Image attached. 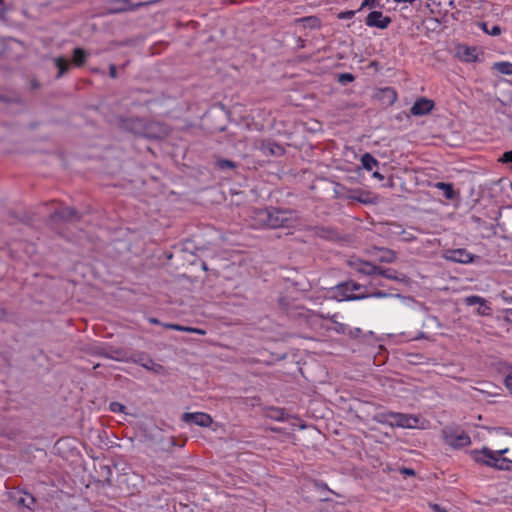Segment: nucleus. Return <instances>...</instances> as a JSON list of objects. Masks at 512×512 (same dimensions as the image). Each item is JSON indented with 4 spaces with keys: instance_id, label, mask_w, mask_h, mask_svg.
Listing matches in <instances>:
<instances>
[{
    "instance_id": "e433bc0d",
    "label": "nucleus",
    "mask_w": 512,
    "mask_h": 512,
    "mask_svg": "<svg viewBox=\"0 0 512 512\" xmlns=\"http://www.w3.org/2000/svg\"><path fill=\"white\" fill-rule=\"evenodd\" d=\"M109 74H110V77L111 78H116L117 77V68L114 64H111L109 66Z\"/></svg>"
},
{
    "instance_id": "412c9836",
    "label": "nucleus",
    "mask_w": 512,
    "mask_h": 512,
    "mask_svg": "<svg viewBox=\"0 0 512 512\" xmlns=\"http://www.w3.org/2000/svg\"><path fill=\"white\" fill-rule=\"evenodd\" d=\"M76 214V211L71 207H65L55 213V215L61 219L69 220L72 219Z\"/></svg>"
},
{
    "instance_id": "a878e982",
    "label": "nucleus",
    "mask_w": 512,
    "mask_h": 512,
    "mask_svg": "<svg viewBox=\"0 0 512 512\" xmlns=\"http://www.w3.org/2000/svg\"><path fill=\"white\" fill-rule=\"evenodd\" d=\"M218 166L222 169H225V168H234L235 167V164L234 162L230 161V160H226V159H222V160H219L217 162Z\"/></svg>"
},
{
    "instance_id": "2f4dec72",
    "label": "nucleus",
    "mask_w": 512,
    "mask_h": 512,
    "mask_svg": "<svg viewBox=\"0 0 512 512\" xmlns=\"http://www.w3.org/2000/svg\"><path fill=\"white\" fill-rule=\"evenodd\" d=\"M339 79L342 82H352L354 80V76L350 73H344V74H341Z\"/></svg>"
},
{
    "instance_id": "f257e3e1",
    "label": "nucleus",
    "mask_w": 512,
    "mask_h": 512,
    "mask_svg": "<svg viewBox=\"0 0 512 512\" xmlns=\"http://www.w3.org/2000/svg\"><path fill=\"white\" fill-rule=\"evenodd\" d=\"M253 219L256 228L277 229L292 226L296 216L292 210L270 207L256 210Z\"/></svg>"
},
{
    "instance_id": "a19ab883",
    "label": "nucleus",
    "mask_w": 512,
    "mask_h": 512,
    "mask_svg": "<svg viewBox=\"0 0 512 512\" xmlns=\"http://www.w3.org/2000/svg\"><path fill=\"white\" fill-rule=\"evenodd\" d=\"M401 472L405 475H414V470L410 469V468H403L401 470Z\"/></svg>"
},
{
    "instance_id": "58836bf2",
    "label": "nucleus",
    "mask_w": 512,
    "mask_h": 512,
    "mask_svg": "<svg viewBox=\"0 0 512 512\" xmlns=\"http://www.w3.org/2000/svg\"><path fill=\"white\" fill-rule=\"evenodd\" d=\"M431 508H432L433 512H448L445 508L441 507L438 504H432Z\"/></svg>"
},
{
    "instance_id": "6ab92c4d",
    "label": "nucleus",
    "mask_w": 512,
    "mask_h": 512,
    "mask_svg": "<svg viewBox=\"0 0 512 512\" xmlns=\"http://www.w3.org/2000/svg\"><path fill=\"white\" fill-rule=\"evenodd\" d=\"M361 163L364 169L372 171L378 165V161L369 153H365L361 157Z\"/></svg>"
},
{
    "instance_id": "4468645a",
    "label": "nucleus",
    "mask_w": 512,
    "mask_h": 512,
    "mask_svg": "<svg viewBox=\"0 0 512 512\" xmlns=\"http://www.w3.org/2000/svg\"><path fill=\"white\" fill-rule=\"evenodd\" d=\"M356 269L365 275H377L378 272V266L364 261L359 262L356 266Z\"/></svg>"
},
{
    "instance_id": "37998d69",
    "label": "nucleus",
    "mask_w": 512,
    "mask_h": 512,
    "mask_svg": "<svg viewBox=\"0 0 512 512\" xmlns=\"http://www.w3.org/2000/svg\"><path fill=\"white\" fill-rule=\"evenodd\" d=\"M281 415L280 416H275L274 418L278 421H283L284 420V417H283V412H279Z\"/></svg>"
},
{
    "instance_id": "20e7f679",
    "label": "nucleus",
    "mask_w": 512,
    "mask_h": 512,
    "mask_svg": "<svg viewBox=\"0 0 512 512\" xmlns=\"http://www.w3.org/2000/svg\"><path fill=\"white\" fill-rule=\"evenodd\" d=\"M132 130L135 134H139L146 138L152 139L161 138L167 134V129L163 125L157 122H149L144 124V122L140 119L133 121Z\"/></svg>"
},
{
    "instance_id": "2eb2a0df",
    "label": "nucleus",
    "mask_w": 512,
    "mask_h": 512,
    "mask_svg": "<svg viewBox=\"0 0 512 512\" xmlns=\"http://www.w3.org/2000/svg\"><path fill=\"white\" fill-rule=\"evenodd\" d=\"M435 187L438 188L439 190L443 191V194L446 199L452 200L455 198V191H454L452 184L445 183V182H437L435 184Z\"/></svg>"
},
{
    "instance_id": "7c9ffc66",
    "label": "nucleus",
    "mask_w": 512,
    "mask_h": 512,
    "mask_svg": "<svg viewBox=\"0 0 512 512\" xmlns=\"http://www.w3.org/2000/svg\"><path fill=\"white\" fill-rule=\"evenodd\" d=\"M488 31V35L491 36H498L501 34V28L498 25H493Z\"/></svg>"
},
{
    "instance_id": "ea45409f",
    "label": "nucleus",
    "mask_w": 512,
    "mask_h": 512,
    "mask_svg": "<svg viewBox=\"0 0 512 512\" xmlns=\"http://www.w3.org/2000/svg\"><path fill=\"white\" fill-rule=\"evenodd\" d=\"M479 27L486 33L488 34V30H489V26H488V23L487 22H481L479 24Z\"/></svg>"
},
{
    "instance_id": "423d86ee",
    "label": "nucleus",
    "mask_w": 512,
    "mask_h": 512,
    "mask_svg": "<svg viewBox=\"0 0 512 512\" xmlns=\"http://www.w3.org/2000/svg\"><path fill=\"white\" fill-rule=\"evenodd\" d=\"M443 438L445 443L453 448L465 447L471 442L468 434L454 430H443Z\"/></svg>"
},
{
    "instance_id": "f3484780",
    "label": "nucleus",
    "mask_w": 512,
    "mask_h": 512,
    "mask_svg": "<svg viewBox=\"0 0 512 512\" xmlns=\"http://www.w3.org/2000/svg\"><path fill=\"white\" fill-rule=\"evenodd\" d=\"M377 275L396 281H401L404 278L403 275H399L395 270L390 268L383 269L381 267H378Z\"/></svg>"
},
{
    "instance_id": "a211bd4d",
    "label": "nucleus",
    "mask_w": 512,
    "mask_h": 512,
    "mask_svg": "<svg viewBox=\"0 0 512 512\" xmlns=\"http://www.w3.org/2000/svg\"><path fill=\"white\" fill-rule=\"evenodd\" d=\"M87 59V53L84 49L78 47L73 51V62L75 66L81 67Z\"/></svg>"
},
{
    "instance_id": "c756f323",
    "label": "nucleus",
    "mask_w": 512,
    "mask_h": 512,
    "mask_svg": "<svg viewBox=\"0 0 512 512\" xmlns=\"http://www.w3.org/2000/svg\"><path fill=\"white\" fill-rule=\"evenodd\" d=\"M124 409V406L121 403L118 402H112L110 404V410L112 412H122Z\"/></svg>"
},
{
    "instance_id": "c9c22d12",
    "label": "nucleus",
    "mask_w": 512,
    "mask_h": 512,
    "mask_svg": "<svg viewBox=\"0 0 512 512\" xmlns=\"http://www.w3.org/2000/svg\"><path fill=\"white\" fill-rule=\"evenodd\" d=\"M377 1L378 0H364L361 4L360 9H362L363 7H366V6L374 7L376 5Z\"/></svg>"
},
{
    "instance_id": "c03bdc74",
    "label": "nucleus",
    "mask_w": 512,
    "mask_h": 512,
    "mask_svg": "<svg viewBox=\"0 0 512 512\" xmlns=\"http://www.w3.org/2000/svg\"><path fill=\"white\" fill-rule=\"evenodd\" d=\"M387 90L390 91V89H387ZM391 92H392V101L391 102H394V101H396L397 96H396V93L393 90H391Z\"/></svg>"
},
{
    "instance_id": "dca6fc26",
    "label": "nucleus",
    "mask_w": 512,
    "mask_h": 512,
    "mask_svg": "<svg viewBox=\"0 0 512 512\" xmlns=\"http://www.w3.org/2000/svg\"><path fill=\"white\" fill-rule=\"evenodd\" d=\"M55 66L58 68L57 78L62 77L70 67L69 61L64 57H57L54 59Z\"/></svg>"
},
{
    "instance_id": "6e6552de",
    "label": "nucleus",
    "mask_w": 512,
    "mask_h": 512,
    "mask_svg": "<svg viewBox=\"0 0 512 512\" xmlns=\"http://www.w3.org/2000/svg\"><path fill=\"white\" fill-rule=\"evenodd\" d=\"M183 420L200 427H209L213 422L212 417L203 412L184 413Z\"/></svg>"
},
{
    "instance_id": "1a4fd4ad",
    "label": "nucleus",
    "mask_w": 512,
    "mask_h": 512,
    "mask_svg": "<svg viewBox=\"0 0 512 512\" xmlns=\"http://www.w3.org/2000/svg\"><path fill=\"white\" fill-rule=\"evenodd\" d=\"M464 303L467 306L478 305L477 314L481 316H489L492 312L491 307L488 305L486 299L477 295H470L464 298Z\"/></svg>"
},
{
    "instance_id": "7ed1b4c3",
    "label": "nucleus",
    "mask_w": 512,
    "mask_h": 512,
    "mask_svg": "<svg viewBox=\"0 0 512 512\" xmlns=\"http://www.w3.org/2000/svg\"><path fill=\"white\" fill-rule=\"evenodd\" d=\"M375 419L379 423L401 428H416L419 423L418 418L415 416L394 412L380 413Z\"/></svg>"
},
{
    "instance_id": "bb28decb",
    "label": "nucleus",
    "mask_w": 512,
    "mask_h": 512,
    "mask_svg": "<svg viewBox=\"0 0 512 512\" xmlns=\"http://www.w3.org/2000/svg\"><path fill=\"white\" fill-rule=\"evenodd\" d=\"M355 13H356V11H354V10L343 11L338 14V18L339 19H352L354 17Z\"/></svg>"
},
{
    "instance_id": "c85d7f7f",
    "label": "nucleus",
    "mask_w": 512,
    "mask_h": 512,
    "mask_svg": "<svg viewBox=\"0 0 512 512\" xmlns=\"http://www.w3.org/2000/svg\"><path fill=\"white\" fill-rule=\"evenodd\" d=\"M361 329L360 328H351L348 326V333L346 335H349L351 338H356L360 335Z\"/></svg>"
},
{
    "instance_id": "de8ad7c7",
    "label": "nucleus",
    "mask_w": 512,
    "mask_h": 512,
    "mask_svg": "<svg viewBox=\"0 0 512 512\" xmlns=\"http://www.w3.org/2000/svg\"><path fill=\"white\" fill-rule=\"evenodd\" d=\"M506 315H507V317H509L510 315H512V309H508V310L506 311Z\"/></svg>"
},
{
    "instance_id": "39448f33",
    "label": "nucleus",
    "mask_w": 512,
    "mask_h": 512,
    "mask_svg": "<svg viewBox=\"0 0 512 512\" xmlns=\"http://www.w3.org/2000/svg\"><path fill=\"white\" fill-rule=\"evenodd\" d=\"M360 285L357 283H346L344 285L340 286V289L343 291V296L347 300H357V299H363L366 297H375V298H385L388 296V293L383 291H377L369 295L359 294L356 293L357 290H360Z\"/></svg>"
},
{
    "instance_id": "79ce46f5",
    "label": "nucleus",
    "mask_w": 512,
    "mask_h": 512,
    "mask_svg": "<svg viewBox=\"0 0 512 512\" xmlns=\"http://www.w3.org/2000/svg\"><path fill=\"white\" fill-rule=\"evenodd\" d=\"M149 322L151 324H160V321L158 319H156V318H149Z\"/></svg>"
},
{
    "instance_id": "4be33fe9",
    "label": "nucleus",
    "mask_w": 512,
    "mask_h": 512,
    "mask_svg": "<svg viewBox=\"0 0 512 512\" xmlns=\"http://www.w3.org/2000/svg\"><path fill=\"white\" fill-rule=\"evenodd\" d=\"M330 330L338 334L346 335L348 333V325L334 321L332 327H330Z\"/></svg>"
},
{
    "instance_id": "4c0bfd02",
    "label": "nucleus",
    "mask_w": 512,
    "mask_h": 512,
    "mask_svg": "<svg viewBox=\"0 0 512 512\" xmlns=\"http://www.w3.org/2000/svg\"><path fill=\"white\" fill-rule=\"evenodd\" d=\"M505 386L512 394V376H507L505 378Z\"/></svg>"
},
{
    "instance_id": "393cba45",
    "label": "nucleus",
    "mask_w": 512,
    "mask_h": 512,
    "mask_svg": "<svg viewBox=\"0 0 512 512\" xmlns=\"http://www.w3.org/2000/svg\"><path fill=\"white\" fill-rule=\"evenodd\" d=\"M403 6L400 8V11L404 10V9H407L408 8V5L412 6L413 8H415L417 11H421L423 7H425V2L424 0L422 2H419V1H416L415 3H402Z\"/></svg>"
},
{
    "instance_id": "5701e85b",
    "label": "nucleus",
    "mask_w": 512,
    "mask_h": 512,
    "mask_svg": "<svg viewBox=\"0 0 512 512\" xmlns=\"http://www.w3.org/2000/svg\"><path fill=\"white\" fill-rule=\"evenodd\" d=\"M396 259V254L392 250H384L383 254L380 256V260L382 262L391 263Z\"/></svg>"
},
{
    "instance_id": "a18cd8bd",
    "label": "nucleus",
    "mask_w": 512,
    "mask_h": 512,
    "mask_svg": "<svg viewBox=\"0 0 512 512\" xmlns=\"http://www.w3.org/2000/svg\"><path fill=\"white\" fill-rule=\"evenodd\" d=\"M373 176H374L375 178L383 179V175H381L379 172H374V173H373Z\"/></svg>"
},
{
    "instance_id": "0eeeda50",
    "label": "nucleus",
    "mask_w": 512,
    "mask_h": 512,
    "mask_svg": "<svg viewBox=\"0 0 512 512\" xmlns=\"http://www.w3.org/2000/svg\"><path fill=\"white\" fill-rule=\"evenodd\" d=\"M444 256L447 260L456 263L468 264L473 261V255L464 248L449 249Z\"/></svg>"
},
{
    "instance_id": "ddd939ff",
    "label": "nucleus",
    "mask_w": 512,
    "mask_h": 512,
    "mask_svg": "<svg viewBox=\"0 0 512 512\" xmlns=\"http://www.w3.org/2000/svg\"><path fill=\"white\" fill-rule=\"evenodd\" d=\"M462 61L472 63L478 61V53L475 47H464L462 52H459Z\"/></svg>"
},
{
    "instance_id": "473e14b6",
    "label": "nucleus",
    "mask_w": 512,
    "mask_h": 512,
    "mask_svg": "<svg viewBox=\"0 0 512 512\" xmlns=\"http://www.w3.org/2000/svg\"><path fill=\"white\" fill-rule=\"evenodd\" d=\"M501 161L504 163L512 162V150L505 152L501 157Z\"/></svg>"
},
{
    "instance_id": "f704fd0d",
    "label": "nucleus",
    "mask_w": 512,
    "mask_h": 512,
    "mask_svg": "<svg viewBox=\"0 0 512 512\" xmlns=\"http://www.w3.org/2000/svg\"><path fill=\"white\" fill-rule=\"evenodd\" d=\"M188 333H195L199 335H205L206 332L203 329L195 328V327H189Z\"/></svg>"
},
{
    "instance_id": "f8f14e48",
    "label": "nucleus",
    "mask_w": 512,
    "mask_h": 512,
    "mask_svg": "<svg viewBox=\"0 0 512 512\" xmlns=\"http://www.w3.org/2000/svg\"><path fill=\"white\" fill-rule=\"evenodd\" d=\"M14 500L18 505H21L29 510H34L36 499L28 492L18 491L14 495Z\"/></svg>"
},
{
    "instance_id": "49530a36",
    "label": "nucleus",
    "mask_w": 512,
    "mask_h": 512,
    "mask_svg": "<svg viewBox=\"0 0 512 512\" xmlns=\"http://www.w3.org/2000/svg\"><path fill=\"white\" fill-rule=\"evenodd\" d=\"M174 324H170V323H165L163 324V327L167 328V329H171V326H173Z\"/></svg>"
},
{
    "instance_id": "b1692460",
    "label": "nucleus",
    "mask_w": 512,
    "mask_h": 512,
    "mask_svg": "<svg viewBox=\"0 0 512 512\" xmlns=\"http://www.w3.org/2000/svg\"><path fill=\"white\" fill-rule=\"evenodd\" d=\"M141 365L147 370L158 371L161 368L159 364L154 363V361L150 358L146 360V362L141 363Z\"/></svg>"
},
{
    "instance_id": "aec40b11",
    "label": "nucleus",
    "mask_w": 512,
    "mask_h": 512,
    "mask_svg": "<svg viewBox=\"0 0 512 512\" xmlns=\"http://www.w3.org/2000/svg\"><path fill=\"white\" fill-rule=\"evenodd\" d=\"M495 69L505 75L512 74V63L507 61L497 62L494 65Z\"/></svg>"
},
{
    "instance_id": "cd10ccee",
    "label": "nucleus",
    "mask_w": 512,
    "mask_h": 512,
    "mask_svg": "<svg viewBox=\"0 0 512 512\" xmlns=\"http://www.w3.org/2000/svg\"><path fill=\"white\" fill-rule=\"evenodd\" d=\"M269 151L272 155H280L283 152V148L279 145H270Z\"/></svg>"
},
{
    "instance_id": "72a5a7b5",
    "label": "nucleus",
    "mask_w": 512,
    "mask_h": 512,
    "mask_svg": "<svg viewBox=\"0 0 512 512\" xmlns=\"http://www.w3.org/2000/svg\"><path fill=\"white\" fill-rule=\"evenodd\" d=\"M171 329L172 330H176V331L188 332L189 327L188 326H182V325H179V324H174L173 326H171Z\"/></svg>"
},
{
    "instance_id": "9d476101",
    "label": "nucleus",
    "mask_w": 512,
    "mask_h": 512,
    "mask_svg": "<svg viewBox=\"0 0 512 512\" xmlns=\"http://www.w3.org/2000/svg\"><path fill=\"white\" fill-rule=\"evenodd\" d=\"M365 23L369 27L385 29L391 23V19L387 16H383L380 11H372L367 15Z\"/></svg>"
},
{
    "instance_id": "f03ea898",
    "label": "nucleus",
    "mask_w": 512,
    "mask_h": 512,
    "mask_svg": "<svg viewBox=\"0 0 512 512\" xmlns=\"http://www.w3.org/2000/svg\"><path fill=\"white\" fill-rule=\"evenodd\" d=\"M475 462L502 471H512V446L499 450L483 447L472 453Z\"/></svg>"
},
{
    "instance_id": "9b49d317",
    "label": "nucleus",
    "mask_w": 512,
    "mask_h": 512,
    "mask_svg": "<svg viewBox=\"0 0 512 512\" xmlns=\"http://www.w3.org/2000/svg\"><path fill=\"white\" fill-rule=\"evenodd\" d=\"M434 108V102L427 98L417 99L410 109V112L414 116H423L431 112Z\"/></svg>"
}]
</instances>
